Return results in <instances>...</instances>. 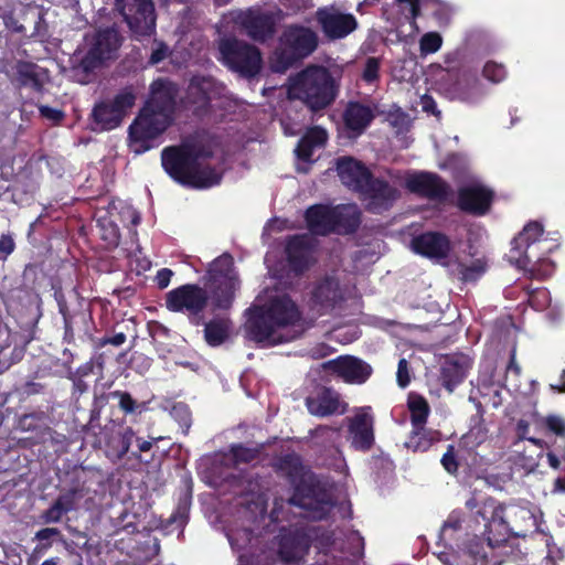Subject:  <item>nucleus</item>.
Returning <instances> with one entry per match:
<instances>
[{"instance_id": "obj_1", "label": "nucleus", "mask_w": 565, "mask_h": 565, "mask_svg": "<svg viewBox=\"0 0 565 565\" xmlns=\"http://www.w3.org/2000/svg\"><path fill=\"white\" fill-rule=\"evenodd\" d=\"M300 316L296 305L285 294L265 290L246 311V337L263 345L287 342L298 335Z\"/></svg>"}, {"instance_id": "obj_2", "label": "nucleus", "mask_w": 565, "mask_h": 565, "mask_svg": "<svg viewBox=\"0 0 565 565\" xmlns=\"http://www.w3.org/2000/svg\"><path fill=\"white\" fill-rule=\"evenodd\" d=\"M213 154L212 142L195 140L162 151V167L174 180L194 188L204 189L216 185L222 178L221 170L212 167L207 160Z\"/></svg>"}, {"instance_id": "obj_3", "label": "nucleus", "mask_w": 565, "mask_h": 565, "mask_svg": "<svg viewBox=\"0 0 565 565\" xmlns=\"http://www.w3.org/2000/svg\"><path fill=\"white\" fill-rule=\"evenodd\" d=\"M177 95L175 86L158 79L151 85V97L129 128L132 152L140 154L152 147V139L167 129L171 121Z\"/></svg>"}, {"instance_id": "obj_4", "label": "nucleus", "mask_w": 565, "mask_h": 565, "mask_svg": "<svg viewBox=\"0 0 565 565\" xmlns=\"http://www.w3.org/2000/svg\"><path fill=\"white\" fill-rule=\"evenodd\" d=\"M340 81V68L309 65L289 79L288 96L301 100L311 110H321L335 100Z\"/></svg>"}, {"instance_id": "obj_5", "label": "nucleus", "mask_w": 565, "mask_h": 565, "mask_svg": "<svg viewBox=\"0 0 565 565\" xmlns=\"http://www.w3.org/2000/svg\"><path fill=\"white\" fill-rule=\"evenodd\" d=\"M337 170L342 183L359 192L366 209L372 212L387 210L398 198L395 186L385 181L372 179L366 167L353 158L339 159Z\"/></svg>"}, {"instance_id": "obj_6", "label": "nucleus", "mask_w": 565, "mask_h": 565, "mask_svg": "<svg viewBox=\"0 0 565 565\" xmlns=\"http://www.w3.org/2000/svg\"><path fill=\"white\" fill-rule=\"evenodd\" d=\"M207 275L213 306L218 309L230 308L239 287L233 258L230 255L220 256L210 265Z\"/></svg>"}, {"instance_id": "obj_7", "label": "nucleus", "mask_w": 565, "mask_h": 565, "mask_svg": "<svg viewBox=\"0 0 565 565\" xmlns=\"http://www.w3.org/2000/svg\"><path fill=\"white\" fill-rule=\"evenodd\" d=\"M281 11H265L259 8L234 10L230 13L231 21L249 38L264 42L276 32V24L281 20Z\"/></svg>"}, {"instance_id": "obj_8", "label": "nucleus", "mask_w": 565, "mask_h": 565, "mask_svg": "<svg viewBox=\"0 0 565 565\" xmlns=\"http://www.w3.org/2000/svg\"><path fill=\"white\" fill-rule=\"evenodd\" d=\"M224 63L244 76H254L262 66L257 47L236 39H223L218 44Z\"/></svg>"}, {"instance_id": "obj_9", "label": "nucleus", "mask_w": 565, "mask_h": 565, "mask_svg": "<svg viewBox=\"0 0 565 565\" xmlns=\"http://www.w3.org/2000/svg\"><path fill=\"white\" fill-rule=\"evenodd\" d=\"M136 102V95L130 88H125L111 99L97 104L92 113L94 129L111 130L118 127Z\"/></svg>"}, {"instance_id": "obj_10", "label": "nucleus", "mask_w": 565, "mask_h": 565, "mask_svg": "<svg viewBox=\"0 0 565 565\" xmlns=\"http://www.w3.org/2000/svg\"><path fill=\"white\" fill-rule=\"evenodd\" d=\"M120 39L116 30H99L85 39V53L78 57L84 71H90L116 55Z\"/></svg>"}, {"instance_id": "obj_11", "label": "nucleus", "mask_w": 565, "mask_h": 565, "mask_svg": "<svg viewBox=\"0 0 565 565\" xmlns=\"http://www.w3.org/2000/svg\"><path fill=\"white\" fill-rule=\"evenodd\" d=\"M116 8L137 35H149L154 31L156 15L151 0H116Z\"/></svg>"}, {"instance_id": "obj_12", "label": "nucleus", "mask_w": 565, "mask_h": 565, "mask_svg": "<svg viewBox=\"0 0 565 565\" xmlns=\"http://www.w3.org/2000/svg\"><path fill=\"white\" fill-rule=\"evenodd\" d=\"M166 302L171 311L198 313L205 307L207 296L196 285H184L168 292Z\"/></svg>"}, {"instance_id": "obj_13", "label": "nucleus", "mask_w": 565, "mask_h": 565, "mask_svg": "<svg viewBox=\"0 0 565 565\" xmlns=\"http://www.w3.org/2000/svg\"><path fill=\"white\" fill-rule=\"evenodd\" d=\"M317 20L322 31L330 39H341L356 29V20L334 7H326L317 11Z\"/></svg>"}, {"instance_id": "obj_14", "label": "nucleus", "mask_w": 565, "mask_h": 565, "mask_svg": "<svg viewBox=\"0 0 565 565\" xmlns=\"http://www.w3.org/2000/svg\"><path fill=\"white\" fill-rule=\"evenodd\" d=\"M281 44L290 52L291 57H306L318 46V35L309 28L288 26L281 35Z\"/></svg>"}, {"instance_id": "obj_15", "label": "nucleus", "mask_w": 565, "mask_h": 565, "mask_svg": "<svg viewBox=\"0 0 565 565\" xmlns=\"http://www.w3.org/2000/svg\"><path fill=\"white\" fill-rule=\"evenodd\" d=\"M323 369L338 375L348 383L361 384L365 382L372 373L369 364L360 359L345 355L328 361L322 364Z\"/></svg>"}, {"instance_id": "obj_16", "label": "nucleus", "mask_w": 565, "mask_h": 565, "mask_svg": "<svg viewBox=\"0 0 565 565\" xmlns=\"http://www.w3.org/2000/svg\"><path fill=\"white\" fill-rule=\"evenodd\" d=\"M543 234V227L537 222H530L523 231L512 241L509 252V260L521 269L530 264L531 256L527 253L532 243H535Z\"/></svg>"}, {"instance_id": "obj_17", "label": "nucleus", "mask_w": 565, "mask_h": 565, "mask_svg": "<svg viewBox=\"0 0 565 565\" xmlns=\"http://www.w3.org/2000/svg\"><path fill=\"white\" fill-rule=\"evenodd\" d=\"M349 430L356 449H370L374 443L373 416L370 407H361L350 419Z\"/></svg>"}, {"instance_id": "obj_18", "label": "nucleus", "mask_w": 565, "mask_h": 565, "mask_svg": "<svg viewBox=\"0 0 565 565\" xmlns=\"http://www.w3.org/2000/svg\"><path fill=\"white\" fill-rule=\"evenodd\" d=\"M306 405L310 414L320 417L343 414L347 411V404L341 401L340 395L329 388H321L308 396Z\"/></svg>"}, {"instance_id": "obj_19", "label": "nucleus", "mask_w": 565, "mask_h": 565, "mask_svg": "<svg viewBox=\"0 0 565 565\" xmlns=\"http://www.w3.org/2000/svg\"><path fill=\"white\" fill-rule=\"evenodd\" d=\"M407 189L427 198H443L447 194V184L436 174L429 172L411 173L405 179Z\"/></svg>"}, {"instance_id": "obj_20", "label": "nucleus", "mask_w": 565, "mask_h": 565, "mask_svg": "<svg viewBox=\"0 0 565 565\" xmlns=\"http://www.w3.org/2000/svg\"><path fill=\"white\" fill-rule=\"evenodd\" d=\"M413 249L437 262L448 258L450 252L449 239L440 233H425L412 242Z\"/></svg>"}, {"instance_id": "obj_21", "label": "nucleus", "mask_w": 565, "mask_h": 565, "mask_svg": "<svg viewBox=\"0 0 565 565\" xmlns=\"http://www.w3.org/2000/svg\"><path fill=\"white\" fill-rule=\"evenodd\" d=\"M492 192L481 184L465 186L459 192L460 209L475 214H484L491 203Z\"/></svg>"}, {"instance_id": "obj_22", "label": "nucleus", "mask_w": 565, "mask_h": 565, "mask_svg": "<svg viewBox=\"0 0 565 565\" xmlns=\"http://www.w3.org/2000/svg\"><path fill=\"white\" fill-rule=\"evenodd\" d=\"M286 250L290 266L296 271L303 270L312 263V245L307 235L291 238Z\"/></svg>"}, {"instance_id": "obj_23", "label": "nucleus", "mask_w": 565, "mask_h": 565, "mask_svg": "<svg viewBox=\"0 0 565 565\" xmlns=\"http://www.w3.org/2000/svg\"><path fill=\"white\" fill-rule=\"evenodd\" d=\"M306 220L309 230L315 234L324 235L335 230L333 207L315 205L307 211Z\"/></svg>"}, {"instance_id": "obj_24", "label": "nucleus", "mask_w": 565, "mask_h": 565, "mask_svg": "<svg viewBox=\"0 0 565 565\" xmlns=\"http://www.w3.org/2000/svg\"><path fill=\"white\" fill-rule=\"evenodd\" d=\"M216 96L215 83L211 78L194 77L189 85V99L201 109Z\"/></svg>"}, {"instance_id": "obj_25", "label": "nucleus", "mask_w": 565, "mask_h": 565, "mask_svg": "<svg viewBox=\"0 0 565 565\" xmlns=\"http://www.w3.org/2000/svg\"><path fill=\"white\" fill-rule=\"evenodd\" d=\"M342 298L338 280L327 278L320 282L313 291L315 305L320 307V310L328 311Z\"/></svg>"}, {"instance_id": "obj_26", "label": "nucleus", "mask_w": 565, "mask_h": 565, "mask_svg": "<svg viewBox=\"0 0 565 565\" xmlns=\"http://www.w3.org/2000/svg\"><path fill=\"white\" fill-rule=\"evenodd\" d=\"M446 265L451 267L462 280H475L486 270V263L481 258L469 256L449 258Z\"/></svg>"}, {"instance_id": "obj_27", "label": "nucleus", "mask_w": 565, "mask_h": 565, "mask_svg": "<svg viewBox=\"0 0 565 565\" xmlns=\"http://www.w3.org/2000/svg\"><path fill=\"white\" fill-rule=\"evenodd\" d=\"M374 111L370 106L359 103H351L344 114V121L347 127L361 134L373 120Z\"/></svg>"}, {"instance_id": "obj_28", "label": "nucleus", "mask_w": 565, "mask_h": 565, "mask_svg": "<svg viewBox=\"0 0 565 565\" xmlns=\"http://www.w3.org/2000/svg\"><path fill=\"white\" fill-rule=\"evenodd\" d=\"M327 141V131L320 127H315L301 138L296 149L297 157L303 161H309L313 150L321 148Z\"/></svg>"}, {"instance_id": "obj_29", "label": "nucleus", "mask_w": 565, "mask_h": 565, "mask_svg": "<svg viewBox=\"0 0 565 565\" xmlns=\"http://www.w3.org/2000/svg\"><path fill=\"white\" fill-rule=\"evenodd\" d=\"M335 230L338 232H351L360 223V212L355 204H345L333 207Z\"/></svg>"}, {"instance_id": "obj_30", "label": "nucleus", "mask_w": 565, "mask_h": 565, "mask_svg": "<svg viewBox=\"0 0 565 565\" xmlns=\"http://www.w3.org/2000/svg\"><path fill=\"white\" fill-rule=\"evenodd\" d=\"M407 407L413 429H422L426 425L430 412L427 401L418 394L411 393L407 398Z\"/></svg>"}, {"instance_id": "obj_31", "label": "nucleus", "mask_w": 565, "mask_h": 565, "mask_svg": "<svg viewBox=\"0 0 565 565\" xmlns=\"http://www.w3.org/2000/svg\"><path fill=\"white\" fill-rule=\"evenodd\" d=\"M307 550V543L296 536H284L279 543V556L286 563L299 561Z\"/></svg>"}, {"instance_id": "obj_32", "label": "nucleus", "mask_w": 565, "mask_h": 565, "mask_svg": "<svg viewBox=\"0 0 565 565\" xmlns=\"http://www.w3.org/2000/svg\"><path fill=\"white\" fill-rule=\"evenodd\" d=\"M469 362L465 359L448 361L443 367L444 384L449 392L467 375Z\"/></svg>"}, {"instance_id": "obj_33", "label": "nucleus", "mask_w": 565, "mask_h": 565, "mask_svg": "<svg viewBox=\"0 0 565 565\" xmlns=\"http://www.w3.org/2000/svg\"><path fill=\"white\" fill-rule=\"evenodd\" d=\"M418 430L412 429L411 436L405 444L407 448L414 451H425L439 439V434L436 430L427 429L425 426Z\"/></svg>"}, {"instance_id": "obj_34", "label": "nucleus", "mask_w": 565, "mask_h": 565, "mask_svg": "<svg viewBox=\"0 0 565 565\" xmlns=\"http://www.w3.org/2000/svg\"><path fill=\"white\" fill-rule=\"evenodd\" d=\"M204 332L210 345H220L228 335V323L225 320L211 321L205 326Z\"/></svg>"}, {"instance_id": "obj_35", "label": "nucleus", "mask_w": 565, "mask_h": 565, "mask_svg": "<svg viewBox=\"0 0 565 565\" xmlns=\"http://www.w3.org/2000/svg\"><path fill=\"white\" fill-rule=\"evenodd\" d=\"M489 512H491V518L487 526L491 529L493 524L498 523L499 525L504 527V508L501 504H498L494 501L490 500L484 503L483 509L481 511L483 519H488L487 514Z\"/></svg>"}, {"instance_id": "obj_36", "label": "nucleus", "mask_w": 565, "mask_h": 565, "mask_svg": "<svg viewBox=\"0 0 565 565\" xmlns=\"http://www.w3.org/2000/svg\"><path fill=\"white\" fill-rule=\"evenodd\" d=\"M71 509V503L65 497H61L57 501L43 514L45 523L58 522L62 515Z\"/></svg>"}, {"instance_id": "obj_37", "label": "nucleus", "mask_w": 565, "mask_h": 565, "mask_svg": "<svg viewBox=\"0 0 565 565\" xmlns=\"http://www.w3.org/2000/svg\"><path fill=\"white\" fill-rule=\"evenodd\" d=\"M443 44V38L437 32H428L424 34L419 41L422 55L436 53Z\"/></svg>"}, {"instance_id": "obj_38", "label": "nucleus", "mask_w": 565, "mask_h": 565, "mask_svg": "<svg viewBox=\"0 0 565 565\" xmlns=\"http://www.w3.org/2000/svg\"><path fill=\"white\" fill-rule=\"evenodd\" d=\"M256 455L257 451L255 449L235 446L231 449L226 460L231 461L233 466H238L239 463L250 462L256 458Z\"/></svg>"}, {"instance_id": "obj_39", "label": "nucleus", "mask_w": 565, "mask_h": 565, "mask_svg": "<svg viewBox=\"0 0 565 565\" xmlns=\"http://www.w3.org/2000/svg\"><path fill=\"white\" fill-rule=\"evenodd\" d=\"M483 76L493 83H498L505 77V70L500 64L489 62L483 67Z\"/></svg>"}, {"instance_id": "obj_40", "label": "nucleus", "mask_w": 565, "mask_h": 565, "mask_svg": "<svg viewBox=\"0 0 565 565\" xmlns=\"http://www.w3.org/2000/svg\"><path fill=\"white\" fill-rule=\"evenodd\" d=\"M380 63L375 57L367 58L363 71V79L373 83L379 78Z\"/></svg>"}, {"instance_id": "obj_41", "label": "nucleus", "mask_w": 565, "mask_h": 565, "mask_svg": "<svg viewBox=\"0 0 565 565\" xmlns=\"http://www.w3.org/2000/svg\"><path fill=\"white\" fill-rule=\"evenodd\" d=\"M113 395L118 398L119 407L125 413H134L138 408V405L129 393L117 391L114 392Z\"/></svg>"}, {"instance_id": "obj_42", "label": "nucleus", "mask_w": 565, "mask_h": 565, "mask_svg": "<svg viewBox=\"0 0 565 565\" xmlns=\"http://www.w3.org/2000/svg\"><path fill=\"white\" fill-rule=\"evenodd\" d=\"M402 13L408 19H415L418 14V0H397Z\"/></svg>"}, {"instance_id": "obj_43", "label": "nucleus", "mask_w": 565, "mask_h": 565, "mask_svg": "<svg viewBox=\"0 0 565 565\" xmlns=\"http://www.w3.org/2000/svg\"><path fill=\"white\" fill-rule=\"evenodd\" d=\"M545 424L550 430L555 433L556 435L564 436L565 435V420L556 415H551L545 418Z\"/></svg>"}, {"instance_id": "obj_44", "label": "nucleus", "mask_w": 565, "mask_h": 565, "mask_svg": "<svg viewBox=\"0 0 565 565\" xmlns=\"http://www.w3.org/2000/svg\"><path fill=\"white\" fill-rule=\"evenodd\" d=\"M396 377H397V383L401 387L407 386L411 381L409 373H408V365H407V361L405 359H401L398 362Z\"/></svg>"}, {"instance_id": "obj_45", "label": "nucleus", "mask_w": 565, "mask_h": 565, "mask_svg": "<svg viewBox=\"0 0 565 565\" xmlns=\"http://www.w3.org/2000/svg\"><path fill=\"white\" fill-rule=\"evenodd\" d=\"M173 276L172 270L168 268L160 269L156 276V282L159 288L164 289L169 286L171 277Z\"/></svg>"}, {"instance_id": "obj_46", "label": "nucleus", "mask_w": 565, "mask_h": 565, "mask_svg": "<svg viewBox=\"0 0 565 565\" xmlns=\"http://www.w3.org/2000/svg\"><path fill=\"white\" fill-rule=\"evenodd\" d=\"M41 115L54 122L60 121L63 118V113L60 109L52 108L49 106H41L40 107Z\"/></svg>"}, {"instance_id": "obj_47", "label": "nucleus", "mask_w": 565, "mask_h": 565, "mask_svg": "<svg viewBox=\"0 0 565 565\" xmlns=\"http://www.w3.org/2000/svg\"><path fill=\"white\" fill-rule=\"evenodd\" d=\"M168 54V47L162 43H157L156 47L153 49V52L150 57V62L152 64H157L166 58Z\"/></svg>"}, {"instance_id": "obj_48", "label": "nucleus", "mask_w": 565, "mask_h": 565, "mask_svg": "<svg viewBox=\"0 0 565 565\" xmlns=\"http://www.w3.org/2000/svg\"><path fill=\"white\" fill-rule=\"evenodd\" d=\"M461 524V518L458 513H451L447 521L444 523V526L441 529V533L446 534L448 530H458Z\"/></svg>"}, {"instance_id": "obj_49", "label": "nucleus", "mask_w": 565, "mask_h": 565, "mask_svg": "<svg viewBox=\"0 0 565 565\" xmlns=\"http://www.w3.org/2000/svg\"><path fill=\"white\" fill-rule=\"evenodd\" d=\"M135 438V433L131 428H126L121 435V450L120 456L125 455L132 443V439Z\"/></svg>"}, {"instance_id": "obj_50", "label": "nucleus", "mask_w": 565, "mask_h": 565, "mask_svg": "<svg viewBox=\"0 0 565 565\" xmlns=\"http://www.w3.org/2000/svg\"><path fill=\"white\" fill-rule=\"evenodd\" d=\"M14 250V242L11 236L2 235L0 237V252L10 255Z\"/></svg>"}, {"instance_id": "obj_51", "label": "nucleus", "mask_w": 565, "mask_h": 565, "mask_svg": "<svg viewBox=\"0 0 565 565\" xmlns=\"http://www.w3.org/2000/svg\"><path fill=\"white\" fill-rule=\"evenodd\" d=\"M60 534V531L55 527H45V529H42L40 530L36 534H35V537L40 541H44V540H49L55 535H58Z\"/></svg>"}, {"instance_id": "obj_52", "label": "nucleus", "mask_w": 565, "mask_h": 565, "mask_svg": "<svg viewBox=\"0 0 565 565\" xmlns=\"http://www.w3.org/2000/svg\"><path fill=\"white\" fill-rule=\"evenodd\" d=\"M103 238L106 239L109 244L116 245L119 239L118 231L115 226L110 225L105 234H103Z\"/></svg>"}, {"instance_id": "obj_53", "label": "nucleus", "mask_w": 565, "mask_h": 565, "mask_svg": "<svg viewBox=\"0 0 565 565\" xmlns=\"http://www.w3.org/2000/svg\"><path fill=\"white\" fill-rule=\"evenodd\" d=\"M441 463L448 472H454L457 469V463L455 461V458L450 454L444 455V457L441 459Z\"/></svg>"}, {"instance_id": "obj_54", "label": "nucleus", "mask_w": 565, "mask_h": 565, "mask_svg": "<svg viewBox=\"0 0 565 565\" xmlns=\"http://www.w3.org/2000/svg\"><path fill=\"white\" fill-rule=\"evenodd\" d=\"M330 509H331V505H330L329 503H324V504L320 508V510L313 511V512L311 513V515H312V518H315V519H322V518H324V516L329 513Z\"/></svg>"}, {"instance_id": "obj_55", "label": "nucleus", "mask_w": 565, "mask_h": 565, "mask_svg": "<svg viewBox=\"0 0 565 565\" xmlns=\"http://www.w3.org/2000/svg\"><path fill=\"white\" fill-rule=\"evenodd\" d=\"M422 107H423V109L425 111H430V113L436 114V115L438 114L435 110V102L431 98H429V97L423 98Z\"/></svg>"}, {"instance_id": "obj_56", "label": "nucleus", "mask_w": 565, "mask_h": 565, "mask_svg": "<svg viewBox=\"0 0 565 565\" xmlns=\"http://www.w3.org/2000/svg\"><path fill=\"white\" fill-rule=\"evenodd\" d=\"M125 341H126V335L124 333H117L113 338L106 340V343H110L115 347H119V345L124 344Z\"/></svg>"}, {"instance_id": "obj_57", "label": "nucleus", "mask_w": 565, "mask_h": 565, "mask_svg": "<svg viewBox=\"0 0 565 565\" xmlns=\"http://www.w3.org/2000/svg\"><path fill=\"white\" fill-rule=\"evenodd\" d=\"M282 227H284V222L282 221H280V220H273L265 227V232L267 233V232L274 231V230L280 231V230H282Z\"/></svg>"}, {"instance_id": "obj_58", "label": "nucleus", "mask_w": 565, "mask_h": 565, "mask_svg": "<svg viewBox=\"0 0 565 565\" xmlns=\"http://www.w3.org/2000/svg\"><path fill=\"white\" fill-rule=\"evenodd\" d=\"M554 492H564L565 493V479L558 478L555 480Z\"/></svg>"}, {"instance_id": "obj_59", "label": "nucleus", "mask_w": 565, "mask_h": 565, "mask_svg": "<svg viewBox=\"0 0 565 565\" xmlns=\"http://www.w3.org/2000/svg\"><path fill=\"white\" fill-rule=\"evenodd\" d=\"M547 461H548L550 466L554 469H557L559 467L558 458L552 452L547 454Z\"/></svg>"}, {"instance_id": "obj_60", "label": "nucleus", "mask_w": 565, "mask_h": 565, "mask_svg": "<svg viewBox=\"0 0 565 565\" xmlns=\"http://www.w3.org/2000/svg\"><path fill=\"white\" fill-rule=\"evenodd\" d=\"M137 441H138V448L140 451H148V450H150V448L152 446V443L148 441V440H140L137 438Z\"/></svg>"}, {"instance_id": "obj_61", "label": "nucleus", "mask_w": 565, "mask_h": 565, "mask_svg": "<svg viewBox=\"0 0 565 565\" xmlns=\"http://www.w3.org/2000/svg\"><path fill=\"white\" fill-rule=\"evenodd\" d=\"M509 370H513V371H515V373H519V372H520V367H519V365L515 363V361H514V356H512V359H511V362H510V365H509Z\"/></svg>"}, {"instance_id": "obj_62", "label": "nucleus", "mask_w": 565, "mask_h": 565, "mask_svg": "<svg viewBox=\"0 0 565 565\" xmlns=\"http://www.w3.org/2000/svg\"><path fill=\"white\" fill-rule=\"evenodd\" d=\"M41 565H58V558L46 559Z\"/></svg>"}, {"instance_id": "obj_63", "label": "nucleus", "mask_w": 565, "mask_h": 565, "mask_svg": "<svg viewBox=\"0 0 565 565\" xmlns=\"http://www.w3.org/2000/svg\"><path fill=\"white\" fill-rule=\"evenodd\" d=\"M562 381H563V385L561 387H557V390L559 392H565V370L563 371V374H562ZM553 388H556V386L552 385Z\"/></svg>"}, {"instance_id": "obj_64", "label": "nucleus", "mask_w": 565, "mask_h": 565, "mask_svg": "<svg viewBox=\"0 0 565 565\" xmlns=\"http://www.w3.org/2000/svg\"><path fill=\"white\" fill-rule=\"evenodd\" d=\"M531 443H533L534 445H541V440L540 439H536V438H530L529 439Z\"/></svg>"}]
</instances>
